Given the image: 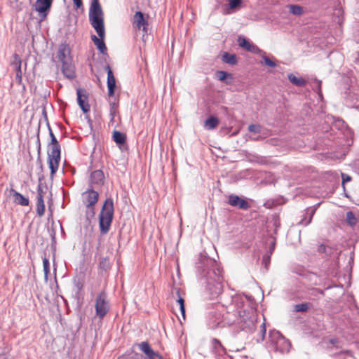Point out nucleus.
<instances>
[{
  "instance_id": "f3484780",
  "label": "nucleus",
  "mask_w": 359,
  "mask_h": 359,
  "mask_svg": "<svg viewBox=\"0 0 359 359\" xmlns=\"http://www.w3.org/2000/svg\"><path fill=\"white\" fill-rule=\"evenodd\" d=\"M98 200V194L94 190H88L83 194V201L86 206H93Z\"/></svg>"
},
{
  "instance_id": "de8ad7c7",
  "label": "nucleus",
  "mask_w": 359,
  "mask_h": 359,
  "mask_svg": "<svg viewBox=\"0 0 359 359\" xmlns=\"http://www.w3.org/2000/svg\"><path fill=\"white\" fill-rule=\"evenodd\" d=\"M253 140H259V137H255V138H253Z\"/></svg>"
},
{
  "instance_id": "393cba45",
  "label": "nucleus",
  "mask_w": 359,
  "mask_h": 359,
  "mask_svg": "<svg viewBox=\"0 0 359 359\" xmlns=\"http://www.w3.org/2000/svg\"><path fill=\"white\" fill-rule=\"evenodd\" d=\"M222 61L231 65H234L238 62L236 55L234 54H229L227 52L224 53L222 55Z\"/></svg>"
},
{
  "instance_id": "9b49d317",
  "label": "nucleus",
  "mask_w": 359,
  "mask_h": 359,
  "mask_svg": "<svg viewBox=\"0 0 359 359\" xmlns=\"http://www.w3.org/2000/svg\"><path fill=\"white\" fill-rule=\"evenodd\" d=\"M140 350L143 352L149 359H162L158 352L154 351L147 341H142L138 344Z\"/></svg>"
},
{
  "instance_id": "a878e982",
  "label": "nucleus",
  "mask_w": 359,
  "mask_h": 359,
  "mask_svg": "<svg viewBox=\"0 0 359 359\" xmlns=\"http://www.w3.org/2000/svg\"><path fill=\"white\" fill-rule=\"evenodd\" d=\"M219 124L218 119L215 116H210L205 120L204 126L208 130L215 129Z\"/></svg>"
},
{
  "instance_id": "6e6552de",
  "label": "nucleus",
  "mask_w": 359,
  "mask_h": 359,
  "mask_svg": "<svg viewBox=\"0 0 359 359\" xmlns=\"http://www.w3.org/2000/svg\"><path fill=\"white\" fill-rule=\"evenodd\" d=\"M77 102L78 104L83 111V113H88L90 109V105L88 104V95L86 90L78 88L76 90Z\"/></svg>"
},
{
  "instance_id": "f257e3e1",
  "label": "nucleus",
  "mask_w": 359,
  "mask_h": 359,
  "mask_svg": "<svg viewBox=\"0 0 359 359\" xmlns=\"http://www.w3.org/2000/svg\"><path fill=\"white\" fill-rule=\"evenodd\" d=\"M196 269L201 283L205 285L210 296L219 294L222 291V269L216 260L201 254Z\"/></svg>"
},
{
  "instance_id": "0eeeda50",
  "label": "nucleus",
  "mask_w": 359,
  "mask_h": 359,
  "mask_svg": "<svg viewBox=\"0 0 359 359\" xmlns=\"http://www.w3.org/2000/svg\"><path fill=\"white\" fill-rule=\"evenodd\" d=\"M105 72H107V88H108V95L110 97L112 95V70L109 65H107L105 67L104 71L99 73L98 75L96 76L98 86L100 88H102V81H104V74Z\"/></svg>"
},
{
  "instance_id": "603ef678",
  "label": "nucleus",
  "mask_w": 359,
  "mask_h": 359,
  "mask_svg": "<svg viewBox=\"0 0 359 359\" xmlns=\"http://www.w3.org/2000/svg\"><path fill=\"white\" fill-rule=\"evenodd\" d=\"M115 104H115V102L114 101V103H113L114 107L115 106Z\"/></svg>"
},
{
  "instance_id": "72a5a7b5",
  "label": "nucleus",
  "mask_w": 359,
  "mask_h": 359,
  "mask_svg": "<svg viewBox=\"0 0 359 359\" xmlns=\"http://www.w3.org/2000/svg\"><path fill=\"white\" fill-rule=\"evenodd\" d=\"M263 61L261 62V64L269 66L270 67H276V64L274 61L271 60L266 56H262Z\"/></svg>"
},
{
  "instance_id": "5701e85b",
  "label": "nucleus",
  "mask_w": 359,
  "mask_h": 359,
  "mask_svg": "<svg viewBox=\"0 0 359 359\" xmlns=\"http://www.w3.org/2000/svg\"><path fill=\"white\" fill-rule=\"evenodd\" d=\"M216 76L218 80L225 81L227 84L230 83L233 79L232 74L225 71H217L216 72Z\"/></svg>"
},
{
  "instance_id": "4468645a",
  "label": "nucleus",
  "mask_w": 359,
  "mask_h": 359,
  "mask_svg": "<svg viewBox=\"0 0 359 359\" xmlns=\"http://www.w3.org/2000/svg\"><path fill=\"white\" fill-rule=\"evenodd\" d=\"M22 60L20 56L15 53L13 55V60L11 62V66L13 67L15 71V79L18 84L22 83V70H21Z\"/></svg>"
},
{
  "instance_id": "bb28decb",
  "label": "nucleus",
  "mask_w": 359,
  "mask_h": 359,
  "mask_svg": "<svg viewBox=\"0 0 359 359\" xmlns=\"http://www.w3.org/2000/svg\"><path fill=\"white\" fill-rule=\"evenodd\" d=\"M288 79L292 84L299 87L304 86L306 84V81L304 79L301 77H297L292 74H288Z\"/></svg>"
},
{
  "instance_id": "09e8293b",
  "label": "nucleus",
  "mask_w": 359,
  "mask_h": 359,
  "mask_svg": "<svg viewBox=\"0 0 359 359\" xmlns=\"http://www.w3.org/2000/svg\"><path fill=\"white\" fill-rule=\"evenodd\" d=\"M319 291H320V294H324V292H323V290H319Z\"/></svg>"
},
{
  "instance_id": "9d476101",
  "label": "nucleus",
  "mask_w": 359,
  "mask_h": 359,
  "mask_svg": "<svg viewBox=\"0 0 359 359\" xmlns=\"http://www.w3.org/2000/svg\"><path fill=\"white\" fill-rule=\"evenodd\" d=\"M228 203L233 207H238L239 208L245 210L250 208V204L248 201L234 194L229 196Z\"/></svg>"
},
{
  "instance_id": "a18cd8bd",
  "label": "nucleus",
  "mask_w": 359,
  "mask_h": 359,
  "mask_svg": "<svg viewBox=\"0 0 359 359\" xmlns=\"http://www.w3.org/2000/svg\"><path fill=\"white\" fill-rule=\"evenodd\" d=\"M113 86H114V96L115 95V93L116 92V90H117V86L116 85V81H115V79H114V84H113Z\"/></svg>"
},
{
  "instance_id": "4be33fe9",
  "label": "nucleus",
  "mask_w": 359,
  "mask_h": 359,
  "mask_svg": "<svg viewBox=\"0 0 359 359\" xmlns=\"http://www.w3.org/2000/svg\"><path fill=\"white\" fill-rule=\"evenodd\" d=\"M212 344L213 349L217 355L221 356L226 355V350L218 339H213Z\"/></svg>"
},
{
  "instance_id": "f8f14e48",
  "label": "nucleus",
  "mask_w": 359,
  "mask_h": 359,
  "mask_svg": "<svg viewBox=\"0 0 359 359\" xmlns=\"http://www.w3.org/2000/svg\"><path fill=\"white\" fill-rule=\"evenodd\" d=\"M97 315L102 318L107 312L108 306L105 302V295L100 294L97 296L95 304Z\"/></svg>"
},
{
  "instance_id": "c9c22d12",
  "label": "nucleus",
  "mask_w": 359,
  "mask_h": 359,
  "mask_svg": "<svg viewBox=\"0 0 359 359\" xmlns=\"http://www.w3.org/2000/svg\"><path fill=\"white\" fill-rule=\"evenodd\" d=\"M262 127L259 124H251L248 126V130L254 133H259L261 132Z\"/></svg>"
},
{
  "instance_id": "2f4dec72",
  "label": "nucleus",
  "mask_w": 359,
  "mask_h": 359,
  "mask_svg": "<svg viewBox=\"0 0 359 359\" xmlns=\"http://www.w3.org/2000/svg\"><path fill=\"white\" fill-rule=\"evenodd\" d=\"M43 268L45 277L47 278L50 273V262L48 258L43 259Z\"/></svg>"
},
{
  "instance_id": "f03ea898",
  "label": "nucleus",
  "mask_w": 359,
  "mask_h": 359,
  "mask_svg": "<svg viewBox=\"0 0 359 359\" xmlns=\"http://www.w3.org/2000/svg\"><path fill=\"white\" fill-rule=\"evenodd\" d=\"M226 312L236 318L233 322L242 330H254L257 321L256 311L242 297H233L231 302L226 306Z\"/></svg>"
},
{
  "instance_id": "4c0bfd02",
  "label": "nucleus",
  "mask_w": 359,
  "mask_h": 359,
  "mask_svg": "<svg viewBox=\"0 0 359 359\" xmlns=\"http://www.w3.org/2000/svg\"><path fill=\"white\" fill-rule=\"evenodd\" d=\"M50 136L51 139L50 142L49 143L50 145H60L51 130H50Z\"/></svg>"
},
{
  "instance_id": "1a4fd4ad",
  "label": "nucleus",
  "mask_w": 359,
  "mask_h": 359,
  "mask_svg": "<svg viewBox=\"0 0 359 359\" xmlns=\"http://www.w3.org/2000/svg\"><path fill=\"white\" fill-rule=\"evenodd\" d=\"M57 57L62 64L72 61L71 49L68 44L62 43L60 45L57 51Z\"/></svg>"
},
{
  "instance_id": "f704fd0d",
  "label": "nucleus",
  "mask_w": 359,
  "mask_h": 359,
  "mask_svg": "<svg viewBox=\"0 0 359 359\" xmlns=\"http://www.w3.org/2000/svg\"><path fill=\"white\" fill-rule=\"evenodd\" d=\"M177 302L179 304L180 309L181 313L183 316V318L184 319L185 318V308H184V299L182 297H180Z\"/></svg>"
},
{
  "instance_id": "c85d7f7f",
  "label": "nucleus",
  "mask_w": 359,
  "mask_h": 359,
  "mask_svg": "<svg viewBox=\"0 0 359 359\" xmlns=\"http://www.w3.org/2000/svg\"><path fill=\"white\" fill-rule=\"evenodd\" d=\"M36 213L39 217H42L45 212V204L43 198H36Z\"/></svg>"
},
{
  "instance_id": "39448f33",
  "label": "nucleus",
  "mask_w": 359,
  "mask_h": 359,
  "mask_svg": "<svg viewBox=\"0 0 359 359\" xmlns=\"http://www.w3.org/2000/svg\"><path fill=\"white\" fill-rule=\"evenodd\" d=\"M60 161V146L48 144V163L53 176L58 169Z\"/></svg>"
},
{
  "instance_id": "a211bd4d",
  "label": "nucleus",
  "mask_w": 359,
  "mask_h": 359,
  "mask_svg": "<svg viewBox=\"0 0 359 359\" xmlns=\"http://www.w3.org/2000/svg\"><path fill=\"white\" fill-rule=\"evenodd\" d=\"M10 192L13 196V202L18 205L22 206H28L29 204V200L28 198L22 196L20 193L18 192L13 189L10 190Z\"/></svg>"
},
{
  "instance_id": "c03bdc74",
  "label": "nucleus",
  "mask_w": 359,
  "mask_h": 359,
  "mask_svg": "<svg viewBox=\"0 0 359 359\" xmlns=\"http://www.w3.org/2000/svg\"><path fill=\"white\" fill-rule=\"evenodd\" d=\"M316 84L318 86V90H319V94H320V95H321V93H320L321 81H318V80H316Z\"/></svg>"
},
{
  "instance_id": "473e14b6",
  "label": "nucleus",
  "mask_w": 359,
  "mask_h": 359,
  "mask_svg": "<svg viewBox=\"0 0 359 359\" xmlns=\"http://www.w3.org/2000/svg\"><path fill=\"white\" fill-rule=\"evenodd\" d=\"M308 309L309 304L307 303L296 304L294 307V311L296 312H306Z\"/></svg>"
},
{
  "instance_id": "7ed1b4c3",
  "label": "nucleus",
  "mask_w": 359,
  "mask_h": 359,
  "mask_svg": "<svg viewBox=\"0 0 359 359\" xmlns=\"http://www.w3.org/2000/svg\"><path fill=\"white\" fill-rule=\"evenodd\" d=\"M89 22L97 32L98 36H91V39L101 53L105 54L107 49L104 42L105 29L104 23V13L99 0H92L89 8Z\"/></svg>"
},
{
  "instance_id": "b1692460",
  "label": "nucleus",
  "mask_w": 359,
  "mask_h": 359,
  "mask_svg": "<svg viewBox=\"0 0 359 359\" xmlns=\"http://www.w3.org/2000/svg\"><path fill=\"white\" fill-rule=\"evenodd\" d=\"M316 208L310 207V208H306V215H309V219H307L306 217H305L300 221V224L302 225H304V226H307L308 224H309L311 222L312 218L316 212Z\"/></svg>"
},
{
  "instance_id": "aec40b11",
  "label": "nucleus",
  "mask_w": 359,
  "mask_h": 359,
  "mask_svg": "<svg viewBox=\"0 0 359 359\" xmlns=\"http://www.w3.org/2000/svg\"><path fill=\"white\" fill-rule=\"evenodd\" d=\"M62 72L65 76H66L67 78L70 79H74L76 75L74 66L72 64V61L62 64Z\"/></svg>"
},
{
  "instance_id": "79ce46f5",
  "label": "nucleus",
  "mask_w": 359,
  "mask_h": 359,
  "mask_svg": "<svg viewBox=\"0 0 359 359\" xmlns=\"http://www.w3.org/2000/svg\"><path fill=\"white\" fill-rule=\"evenodd\" d=\"M269 338H270V341L273 344V346H276V341H278V337H271V332H269Z\"/></svg>"
},
{
  "instance_id": "a19ab883",
  "label": "nucleus",
  "mask_w": 359,
  "mask_h": 359,
  "mask_svg": "<svg viewBox=\"0 0 359 359\" xmlns=\"http://www.w3.org/2000/svg\"><path fill=\"white\" fill-rule=\"evenodd\" d=\"M73 2L76 9L80 8L83 6L82 0H73Z\"/></svg>"
},
{
  "instance_id": "cd10ccee",
  "label": "nucleus",
  "mask_w": 359,
  "mask_h": 359,
  "mask_svg": "<svg viewBox=\"0 0 359 359\" xmlns=\"http://www.w3.org/2000/svg\"><path fill=\"white\" fill-rule=\"evenodd\" d=\"M99 267L101 270L108 271L110 270L111 264L110 259L109 257H102L99 263Z\"/></svg>"
},
{
  "instance_id": "8fccbe9b",
  "label": "nucleus",
  "mask_w": 359,
  "mask_h": 359,
  "mask_svg": "<svg viewBox=\"0 0 359 359\" xmlns=\"http://www.w3.org/2000/svg\"><path fill=\"white\" fill-rule=\"evenodd\" d=\"M118 359H124V358L123 357H119V358H118Z\"/></svg>"
},
{
  "instance_id": "dca6fc26",
  "label": "nucleus",
  "mask_w": 359,
  "mask_h": 359,
  "mask_svg": "<svg viewBox=\"0 0 359 359\" xmlns=\"http://www.w3.org/2000/svg\"><path fill=\"white\" fill-rule=\"evenodd\" d=\"M133 26L138 29H142V30L147 33V22L144 18L143 13L140 11H137L134 15L133 18Z\"/></svg>"
},
{
  "instance_id": "412c9836",
  "label": "nucleus",
  "mask_w": 359,
  "mask_h": 359,
  "mask_svg": "<svg viewBox=\"0 0 359 359\" xmlns=\"http://www.w3.org/2000/svg\"><path fill=\"white\" fill-rule=\"evenodd\" d=\"M104 173L100 170L93 171L90 176V181L92 184L100 185L103 183Z\"/></svg>"
},
{
  "instance_id": "3c124183",
  "label": "nucleus",
  "mask_w": 359,
  "mask_h": 359,
  "mask_svg": "<svg viewBox=\"0 0 359 359\" xmlns=\"http://www.w3.org/2000/svg\"><path fill=\"white\" fill-rule=\"evenodd\" d=\"M263 261L266 262V258L265 257L263 258Z\"/></svg>"
},
{
  "instance_id": "37998d69",
  "label": "nucleus",
  "mask_w": 359,
  "mask_h": 359,
  "mask_svg": "<svg viewBox=\"0 0 359 359\" xmlns=\"http://www.w3.org/2000/svg\"><path fill=\"white\" fill-rule=\"evenodd\" d=\"M262 327H263L262 330V339H264V336L266 334V327H265V324L264 323L262 324Z\"/></svg>"
},
{
  "instance_id": "49530a36",
  "label": "nucleus",
  "mask_w": 359,
  "mask_h": 359,
  "mask_svg": "<svg viewBox=\"0 0 359 359\" xmlns=\"http://www.w3.org/2000/svg\"><path fill=\"white\" fill-rule=\"evenodd\" d=\"M330 344H335L337 342V339H331L330 340Z\"/></svg>"
},
{
  "instance_id": "ea45409f",
  "label": "nucleus",
  "mask_w": 359,
  "mask_h": 359,
  "mask_svg": "<svg viewBox=\"0 0 359 359\" xmlns=\"http://www.w3.org/2000/svg\"><path fill=\"white\" fill-rule=\"evenodd\" d=\"M341 177H342V184L344 185L346 182L351 181V177L344 173H341Z\"/></svg>"
},
{
  "instance_id": "20e7f679",
  "label": "nucleus",
  "mask_w": 359,
  "mask_h": 359,
  "mask_svg": "<svg viewBox=\"0 0 359 359\" xmlns=\"http://www.w3.org/2000/svg\"><path fill=\"white\" fill-rule=\"evenodd\" d=\"M99 224L102 233H107L109 229L112 222V199L107 198L101 210L99 215Z\"/></svg>"
},
{
  "instance_id": "c756f323",
  "label": "nucleus",
  "mask_w": 359,
  "mask_h": 359,
  "mask_svg": "<svg viewBox=\"0 0 359 359\" xmlns=\"http://www.w3.org/2000/svg\"><path fill=\"white\" fill-rule=\"evenodd\" d=\"M290 13L293 15H300L303 13V9L298 5H290L288 6Z\"/></svg>"
},
{
  "instance_id": "ddd939ff",
  "label": "nucleus",
  "mask_w": 359,
  "mask_h": 359,
  "mask_svg": "<svg viewBox=\"0 0 359 359\" xmlns=\"http://www.w3.org/2000/svg\"><path fill=\"white\" fill-rule=\"evenodd\" d=\"M53 0H36L35 3V10L43 17H46L49 11Z\"/></svg>"
},
{
  "instance_id": "58836bf2",
  "label": "nucleus",
  "mask_w": 359,
  "mask_h": 359,
  "mask_svg": "<svg viewBox=\"0 0 359 359\" xmlns=\"http://www.w3.org/2000/svg\"><path fill=\"white\" fill-rule=\"evenodd\" d=\"M44 194H45V191L43 189V188L41 187V186L39 184L37 187V196H36V198H43V197H44Z\"/></svg>"
},
{
  "instance_id": "6ab92c4d",
  "label": "nucleus",
  "mask_w": 359,
  "mask_h": 359,
  "mask_svg": "<svg viewBox=\"0 0 359 359\" xmlns=\"http://www.w3.org/2000/svg\"><path fill=\"white\" fill-rule=\"evenodd\" d=\"M238 44L241 47L245 48L246 50L253 53H261L262 50L256 46L251 44L247 39H245L244 37L239 36L238 39Z\"/></svg>"
},
{
  "instance_id": "e433bc0d",
  "label": "nucleus",
  "mask_w": 359,
  "mask_h": 359,
  "mask_svg": "<svg viewBox=\"0 0 359 359\" xmlns=\"http://www.w3.org/2000/svg\"><path fill=\"white\" fill-rule=\"evenodd\" d=\"M227 1L229 2V7L231 9L236 8L242 3L241 0H227Z\"/></svg>"
},
{
  "instance_id": "7c9ffc66",
  "label": "nucleus",
  "mask_w": 359,
  "mask_h": 359,
  "mask_svg": "<svg viewBox=\"0 0 359 359\" xmlns=\"http://www.w3.org/2000/svg\"><path fill=\"white\" fill-rule=\"evenodd\" d=\"M346 220H347V222L351 226H354L357 223V218L355 217V216L353 214V212H351V211L347 212V213H346Z\"/></svg>"
},
{
  "instance_id": "864d4df0",
  "label": "nucleus",
  "mask_w": 359,
  "mask_h": 359,
  "mask_svg": "<svg viewBox=\"0 0 359 359\" xmlns=\"http://www.w3.org/2000/svg\"><path fill=\"white\" fill-rule=\"evenodd\" d=\"M226 358H227V359H231V358H229L228 355H227V357H226Z\"/></svg>"
},
{
  "instance_id": "423d86ee",
  "label": "nucleus",
  "mask_w": 359,
  "mask_h": 359,
  "mask_svg": "<svg viewBox=\"0 0 359 359\" xmlns=\"http://www.w3.org/2000/svg\"><path fill=\"white\" fill-rule=\"evenodd\" d=\"M271 337L278 338V341H276V346H274L276 351H280V353L289 351L290 343L281 334L280 332L276 330L271 331Z\"/></svg>"
},
{
  "instance_id": "2eb2a0df",
  "label": "nucleus",
  "mask_w": 359,
  "mask_h": 359,
  "mask_svg": "<svg viewBox=\"0 0 359 359\" xmlns=\"http://www.w3.org/2000/svg\"><path fill=\"white\" fill-rule=\"evenodd\" d=\"M114 142L118 145L121 151H128V144L126 143V135L120 131L114 130Z\"/></svg>"
}]
</instances>
